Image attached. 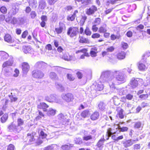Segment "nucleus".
Instances as JSON below:
<instances>
[{
  "label": "nucleus",
  "instance_id": "f257e3e1",
  "mask_svg": "<svg viewBox=\"0 0 150 150\" xmlns=\"http://www.w3.org/2000/svg\"><path fill=\"white\" fill-rule=\"evenodd\" d=\"M127 69H124L122 70H106L103 71L101 74L100 81L101 83L107 82L108 83L110 88L112 90L115 88L114 75H115V79L120 82L125 81L126 75L125 73Z\"/></svg>",
  "mask_w": 150,
  "mask_h": 150
},
{
  "label": "nucleus",
  "instance_id": "f03ea898",
  "mask_svg": "<svg viewBox=\"0 0 150 150\" xmlns=\"http://www.w3.org/2000/svg\"><path fill=\"white\" fill-rule=\"evenodd\" d=\"M78 28L76 27H69L68 29L67 35L71 38L76 37L79 33Z\"/></svg>",
  "mask_w": 150,
  "mask_h": 150
},
{
  "label": "nucleus",
  "instance_id": "7ed1b4c3",
  "mask_svg": "<svg viewBox=\"0 0 150 150\" xmlns=\"http://www.w3.org/2000/svg\"><path fill=\"white\" fill-rule=\"evenodd\" d=\"M32 74V76L34 78L39 79H42L45 75L42 71L38 69L33 70Z\"/></svg>",
  "mask_w": 150,
  "mask_h": 150
},
{
  "label": "nucleus",
  "instance_id": "20e7f679",
  "mask_svg": "<svg viewBox=\"0 0 150 150\" xmlns=\"http://www.w3.org/2000/svg\"><path fill=\"white\" fill-rule=\"evenodd\" d=\"M8 129L10 132H13L15 133H18L21 131V127L16 125L13 123L10 124L8 127Z\"/></svg>",
  "mask_w": 150,
  "mask_h": 150
},
{
  "label": "nucleus",
  "instance_id": "39448f33",
  "mask_svg": "<svg viewBox=\"0 0 150 150\" xmlns=\"http://www.w3.org/2000/svg\"><path fill=\"white\" fill-rule=\"evenodd\" d=\"M62 58L65 61H70L72 60L75 61L76 59L74 55H70L67 52H65L62 55Z\"/></svg>",
  "mask_w": 150,
  "mask_h": 150
},
{
  "label": "nucleus",
  "instance_id": "423d86ee",
  "mask_svg": "<svg viewBox=\"0 0 150 150\" xmlns=\"http://www.w3.org/2000/svg\"><path fill=\"white\" fill-rule=\"evenodd\" d=\"M62 96V99L67 102H71L74 99L73 95L70 93L63 94Z\"/></svg>",
  "mask_w": 150,
  "mask_h": 150
},
{
  "label": "nucleus",
  "instance_id": "0eeeda50",
  "mask_svg": "<svg viewBox=\"0 0 150 150\" xmlns=\"http://www.w3.org/2000/svg\"><path fill=\"white\" fill-rule=\"evenodd\" d=\"M66 29L65 25L62 22H60L59 26L55 28L54 32L59 34L61 33L63 31Z\"/></svg>",
  "mask_w": 150,
  "mask_h": 150
},
{
  "label": "nucleus",
  "instance_id": "6e6552de",
  "mask_svg": "<svg viewBox=\"0 0 150 150\" xmlns=\"http://www.w3.org/2000/svg\"><path fill=\"white\" fill-rule=\"evenodd\" d=\"M35 134L36 133L35 132H33L32 133H28L27 134V140L29 144H32V142H33L35 141Z\"/></svg>",
  "mask_w": 150,
  "mask_h": 150
},
{
  "label": "nucleus",
  "instance_id": "1a4fd4ad",
  "mask_svg": "<svg viewBox=\"0 0 150 150\" xmlns=\"http://www.w3.org/2000/svg\"><path fill=\"white\" fill-rule=\"evenodd\" d=\"M97 10V8L95 6L93 5L89 8L86 9V13L88 16L93 15Z\"/></svg>",
  "mask_w": 150,
  "mask_h": 150
},
{
  "label": "nucleus",
  "instance_id": "9d476101",
  "mask_svg": "<svg viewBox=\"0 0 150 150\" xmlns=\"http://www.w3.org/2000/svg\"><path fill=\"white\" fill-rule=\"evenodd\" d=\"M135 140H134L129 139L122 142L123 145L125 148H127L132 146L134 143Z\"/></svg>",
  "mask_w": 150,
  "mask_h": 150
},
{
  "label": "nucleus",
  "instance_id": "9b49d317",
  "mask_svg": "<svg viewBox=\"0 0 150 150\" xmlns=\"http://www.w3.org/2000/svg\"><path fill=\"white\" fill-rule=\"evenodd\" d=\"M9 58L8 61L3 63L2 65L3 67L4 68L12 65L13 63V58L11 56H9Z\"/></svg>",
  "mask_w": 150,
  "mask_h": 150
},
{
  "label": "nucleus",
  "instance_id": "f8f14e48",
  "mask_svg": "<svg viewBox=\"0 0 150 150\" xmlns=\"http://www.w3.org/2000/svg\"><path fill=\"white\" fill-rule=\"evenodd\" d=\"M22 66L23 73L26 74L30 69V66L26 62H24L22 64Z\"/></svg>",
  "mask_w": 150,
  "mask_h": 150
},
{
  "label": "nucleus",
  "instance_id": "ddd939ff",
  "mask_svg": "<svg viewBox=\"0 0 150 150\" xmlns=\"http://www.w3.org/2000/svg\"><path fill=\"white\" fill-rule=\"evenodd\" d=\"M105 139H101L98 142L96 145V150H102L103 146V145Z\"/></svg>",
  "mask_w": 150,
  "mask_h": 150
},
{
  "label": "nucleus",
  "instance_id": "4468645a",
  "mask_svg": "<svg viewBox=\"0 0 150 150\" xmlns=\"http://www.w3.org/2000/svg\"><path fill=\"white\" fill-rule=\"evenodd\" d=\"M9 57L8 54L6 52L3 51H0V60L4 61L6 60Z\"/></svg>",
  "mask_w": 150,
  "mask_h": 150
},
{
  "label": "nucleus",
  "instance_id": "2eb2a0df",
  "mask_svg": "<svg viewBox=\"0 0 150 150\" xmlns=\"http://www.w3.org/2000/svg\"><path fill=\"white\" fill-rule=\"evenodd\" d=\"M130 84V87L132 88H134L137 87L138 84V81L137 79L133 78L131 80Z\"/></svg>",
  "mask_w": 150,
  "mask_h": 150
},
{
  "label": "nucleus",
  "instance_id": "dca6fc26",
  "mask_svg": "<svg viewBox=\"0 0 150 150\" xmlns=\"http://www.w3.org/2000/svg\"><path fill=\"white\" fill-rule=\"evenodd\" d=\"M48 107L49 106L45 103H41L38 105V108L42 109L44 112L46 111L47 110L46 108Z\"/></svg>",
  "mask_w": 150,
  "mask_h": 150
},
{
  "label": "nucleus",
  "instance_id": "f3484780",
  "mask_svg": "<svg viewBox=\"0 0 150 150\" xmlns=\"http://www.w3.org/2000/svg\"><path fill=\"white\" fill-rule=\"evenodd\" d=\"M46 66V64L43 62L40 61L37 62L35 65L36 68L40 69Z\"/></svg>",
  "mask_w": 150,
  "mask_h": 150
},
{
  "label": "nucleus",
  "instance_id": "a211bd4d",
  "mask_svg": "<svg viewBox=\"0 0 150 150\" xmlns=\"http://www.w3.org/2000/svg\"><path fill=\"white\" fill-rule=\"evenodd\" d=\"M57 117L59 121V122L62 124H63L66 121V118L62 113L59 114L57 116Z\"/></svg>",
  "mask_w": 150,
  "mask_h": 150
},
{
  "label": "nucleus",
  "instance_id": "6ab92c4d",
  "mask_svg": "<svg viewBox=\"0 0 150 150\" xmlns=\"http://www.w3.org/2000/svg\"><path fill=\"white\" fill-rule=\"evenodd\" d=\"M45 99L50 102H58L55 100V96L53 95H51L49 96H47L45 98Z\"/></svg>",
  "mask_w": 150,
  "mask_h": 150
},
{
  "label": "nucleus",
  "instance_id": "aec40b11",
  "mask_svg": "<svg viewBox=\"0 0 150 150\" xmlns=\"http://www.w3.org/2000/svg\"><path fill=\"white\" fill-rule=\"evenodd\" d=\"M139 69L141 71H146L147 69V67L144 64L139 62L138 64Z\"/></svg>",
  "mask_w": 150,
  "mask_h": 150
},
{
  "label": "nucleus",
  "instance_id": "412c9836",
  "mask_svg": "<svg viewBox=\"0 0 150 150\" xmlns=\"http://www.w3.org/2000/svg\"><path fill=\"white\" fill-rule=\"evenodd\" d=\"M78 13V11L76 10L74 11L73 14L72 15H69L67 16V19L68 21H73L76 17V14Z\"/></svg>",
  "mask_w": 150,
  "mask_h": 150
},
{
  "label": "nucleus",
  "instance_id": "4be33fe9",
  "mask_svg": "<svg viewBox=\"0 0 150 150\" xmlns=\"http://www.w3.org/2000/svg\"><path fill=\"white\" fill-rule=\"evenodd\" d=\"M99 112L96 111L93 113L91 116V119L92 120H95L98 119L99 117Z\"/></svg>",
  "mask_w": 150,
  "mask_h": 150
},
{
  "label": "nucleus",
  "instance_id": "5701e85b",
  "mask_svg": "<svg viewBox=\"0 0 150 150\" xmlns=\"http://www.w3.org/2000/svg\"><path fill=\"white\" fill-rule=\"evenodd\" d=\"M47 115L49 116H53L56 113V110L53 109L52 108H50L47 111Z\"/></svg>",
  "mask_w": 150,
  "mask_h": 150
},
{
  "label": "nucleus",
  "instance_id": "b1692460",
  "mask_svg": "<svg viewBox=\"0 0 150 150\" xmlns=\"http://www.w3.org/2000/svg\"><path fill=\"white\" fill-rule=\"evenodd\" d=\"M19 8L18 6H13L11 10V14L13 15H15L18 12Z\"/></svg>",
  "mask_w": 150,
  "mask_h": 150
},
{
  "label": "nucleus",
  "instance_id": "393cba45",
  "mask_svg": "<svg viewBox=\"0 0 150 150\" xmlns=\"http://www.w3.org/2000/svg\"><path fill=\"white\" fill-rule=\"evenodd\" d=\"M107 31V29L106 24H103L100 26L98 29V32L100 33H104L106 32Z\"/></svg>",
  "mask_w": 150,
  "mask_h": 150
},
{
  "label": "nucleus",
  "instance_id": "a878e982",
  "mask_svg": "<svg viewBox=\"0 0 150 150\" xmlns=\"http://www.w3.org/2000/svg\"><path fill=\"white\" fill-rule=\"evenodd\" d=\"M31 50L32 48L30 46H25L23 47V50L25 53H30Z\"/></svg>",
  "mask_w": 150,
  "mask_h": 150
},
{
  "label": "nucleus",
  "instance_id": "bb28decb",
  "mask_svg": "<svg viewBox=\"0 0 150 150\" xmlns=\"http://www.w3.org/2000/svg\"><path fill=\"white\" fill-rule=\"evenodd\" d=\"M38 8L40 9H44L46 5V3L45 1L43 0H40L39 2Z\"/></svg>",
  "mask_w": 150,
  "mask_h": 150
},
{
  "label": "nucleus",
  "instance_id": "cd10ccee",
  "mask_svg": "<svg viewBox=\"0 0 150 150\" xmlns=\"http://www.w3.org/2000/svg\"><path fill=\"white\" fill-rule=\"evenodd\" d=\"M125 54L124 52H119L117 54V58L119 59H123L125 57Z\"/></svg>",
  "mask_w": 150,
  "mask_h": 150
},
{
  "label": "nucleus",
  "instance_id": "c85d7f7f",
  "mask_svg": "<svg viewBox=\"0 0 150 150\" xmlns=\"http://www.w3.org/2000/svg\"><path fill=\"white\" fill-rule=\"evenodd\" d=\"M29 5L32 7L36 8L37 6V3L35 0H29Z\"/></svg>",
  "mask_w": 150,
  "mask_h": 150
},
{
  "label": "nucleus",
  "instance_id": "c756f323",
  "mask_svg": "<svg viewBox=\"0 0 150 150\" xmlns=\"http://www.w3.org/2000/svg\"><path fill=\"white\" fill-rule=\"evenodd\" d=\"M4 39L5 41L11 43L12 42V40L10 35L8 34L5 35L4 37Z\"/></svg>",
  "mask_w": 150,
  "mask_h": 150
},
{
  "label": "nucleus",
  "instance_id": "7c9ffc66",
  "mask_svg": "<svg viewBox=\"0 0 150 150\" xmlns=\"http://www.w3.org/2000/svg\"><path fill=\"white\" fill-rule=\"evenodd\" d=\"M79 42L82 43H87L89 42V41L88 39L86 38L83 36L79 37Z\"/></svg>",
  "mask_w": 150,
  "mask_h": 150
},
{
  "label": "nucleus",
  "instance_id": "2f4dec72",
  "mask_svg": "<svg viewBox=\"0 0 150 150\" xmlns=\"http://www.w3.org/2000/svg\"><path fill=\"white\" fill-rule=\"evenodd\" d=\"M105 104L103 102L100 101L98 104L99 109L101 110H103L105 109Z\"/></svg>",
  "mask_w": 150,
  "mask_h": 150
},
{
  "label": "nucleus",
  "instance_id": "473e14b6",
  "mask_svg": "<svg viewBox=\"0 0 150 150\" xmlns=\"http://www.w3.org/2000/svg\"><path fill=\"white\" fill-rule=\"evenodd\" d=\"M8 114L7 113L4 114L1 117V121L2 123H4L8 120Z\"/></svg>",
  "mask_w": 150,
  "mask_h": 150
},
{
  "label": "nucleus",
  "instance_id": "72a5a7b5",
  "mask_svg": "<svg viewBox=\"0 0 150 150\" xmlns=\"http://www.w3.org/2000/svg\"><path fill=\"white\" fill-rule=\"evenodd\" d=\"M97 49L96 48H92L90 52L91 56L92 57H95L97 55Z\"/></svg>",
  "mask_w": 150,
  "mask_h": 150
},
{
  "label": "nucleus",
  "instance_id": "f704fd0d",
  "mask_svg": "<svg viewBox=\"0 0 150 150\" xmlns=\"http://www.w3.org/2000/svg\"><path fill=\"white\" fill-rule=\"evenodd\" d=\"M55 86L57 88H58L60 91H64V87L60 83H55Z\"/></svg>",
  "mask_w": 150,
  "mask_h": 150
},
{
  "label": "nucleus",
  "instance_id": "c9c22d12",
  "mask_svg": "<svg viewBox=\"0 0 150 150\" xmlns=\"http://www.w3.org/2000/svg\"><path fill=\"white\" fill-rule=\"evenodd\" d=\"M52 68L54 70L57 71L59 73H61L64 69L63 68L59 66H54Z\"/></svg>",
  "mask_w": 150,
  "mask_h": 150
},
{
  "label": "nucleus",
  "instance_id": "e433bc0d",
  "mask_svg": "<svg viewBox=\"0 0 150 150\" xmlns=\"http://www.w3.org/2000/svg\"><path fill=\"white\" fill-rule=\"evenodd\" d=\"M87 50L86 49H84L82 50H79L77 51L76 52V53H78L80 52H82L84 53V54L85 56L88 57L89 56V54L87 52Z\"/></svg>",
  "mask_w": 150,
  "mask_h": 150
},
{
  "label": "nucleus",
  "instance_id": "4c0bfd02",
  "mask_svg": "<svg viewBox=\"0 0 150 150\" xmlns=\"http://www.w3.org/2000/svg\"><path fill=\"white\" fill-rule=\"evenodd\" d=\"M101 21V20L100 18H96L93 21V22L92 23L93 24L98 25L100 24Z\"/></svg>",
  "mask_w": 150,
  "mask_h": 150
},
{
  "label": "nucleus",
  "instance_id": "58836bf2",
  "mask_svg": "<svg viewBox=\"0 0 150 150\" xmlns=\"http://www.w3.org/2000/svg\"><path fill=\"white\" fill-rule=\"evenodd\" d=\"M115 132H113L112 131V129L111 128H109L107 129L106 132V135H108V136L110 137L112 134H116Z\"/></svg>",
  "mask_w": 150,
  "mask_h": 150
},
{
  "label": "nucleus",
  "instance_id": "ea45409f",
  "mask_svg": "<svg viewBox=\"0 0 150 150\" xmlns=\"http://www.w3.org/2000/svg\"><path fill=\"white\" fill-rule=\"evenodd\" d=\"M50 77L52 79L56 80L58 77L56 74L54 72H51L50 74Z\"/></svg>",
  "mask_w": 150,
  "mask_h": 150
},
{
  "label": "nucleus",
  "instance_id": "a19ab883",
  "mask_svg": "<svg viewBox=\"0 0 150 150\" xmlns=\"http://www.w3.org/2000/svg\"><path fill=\"white\" fill-rule=\"evenodd\" d=\"M89 111L88 110H86L83 111L81 113V116L85 118L88 116V115Z\"/></svg>",
  "mask_w": 150,
  "mask_h": 150
},
{
  "label": "nucleus",
  "instance_id": "79ce46f5",
  "mask_svg": "<svg viewBox=\"0 0 150 150\" xmlns=\"http://www.w3.org/2000/svg\"><path fill=\"white\" fill-rule=\"evenodd\" d=\"M95 87L96 89L98 91H100L102 90L103 88V85L101 83L97 84L96 86Z\"/></svg>",
  "mask_w": 150,
  "mask_h": 150
},
{
  "label": "nucleus",
  "instance_id": "37998d69",
  "mask_svg": "<svg viewBox=\"0 0 150 150\" xmlns=\"http://www.w3.org/2000/svg\"><path fill=\"white\" fill-rule=\"evenodd\" d=\"M126 89L124 88L120 89L118 91V93L120 95H123L126 93Z\"/></svg>",
  "mask_w": 150,
  "mask_h": 150
},
{
  "label": "nucleus",
  "instance_id": "c03bdc74",
  "mask_svg": "<svg viewBox=\"0 0 150 150\" xmlns=\"http://www.w3.org/2000/svg\"><path fill=\"white\" fill-rule=\"evenodd\" d=\"M123 110L121 109L119 110L117 115V116H118L121 119H122L124 118V115L123 114Z\"/></svg>",
  "mask_w": 150,
  "mask_h": 150
},
{
  "label": "nucleus",
  "instance_id": "a18cd8bd",
  "mask_svg": "<svg viewBox=\"0 0 150 150\" xmlns=\"http://www.w3.org/2000/svg\"><path fill=\"white\" fill-rule=\"evenodd\" d=\"M92 3L91 0H83L82 4L84 6L88 5Z\"/></svg>",
  "mask_w": 150,
  "mask_h": 150
},
{
  "label": "nucleus",
  "instance_id": "49530a36",
  "mask_svg": "<svg viewBox=\"0 0 150 150\" xmlns=\"http://www.w3.org/2000/svg\"><path fill=\"white\" fill-rule=\"evenodd\" d=\"M74 141L76 144H80L83 143L82 139L80 138H76L75 139Z\"/></svg>",
  "mask_w": 150,
  "mask_h": 150
},
{
  "label": "nucleus",
  "instance_id": "de8ad7c7",
  "mask_svg": "<svg viewBox=\"0 0 150 150\" xmlns=\"http://www.w3.org/2000/svg\"><path fill=\"white\" fill-rule=\"evenodd\" d=\"M118 129L120 130L119 132H120V131L124 132L127 131L128 129V128L127 127H121L119 126L118 127Z\"/></svg>",
  "mask_w": 150,
  "mask_h": 150
},
{
  "label": "nucleus",
  "instance_id": "09e8293b",
  "mask_svg": "<svg viewBox=\"0 0 150 150\" xmlns=\"http://www.w3.org/2000/svg\"><path fill=\"white\" fill-rule=\"evenodd\" d=\"M17 125L21 127L23 125L24 123V121L21 118H18L17 119Z\"/></svg>",
  "mask_w": 150,
  "mask_h": 150
},
{
  "label": "nucleus",
  "instance_id": "8fccbe9b",
  "mask_svg": "<svg viewBox=\"0 0 150 150\" xmlns=\"http://www.w3.org/2000/svg\"><path fill=\"white\" fill-rule=\"evenodd\" d=\"M85 33L87 35H90L91 34V32L89 28L86 27L84 31Z\"/></svg>",
  "mask_w": 150,
  "mask_h": 150
},
{
  "label": "nucleus",
  "instance_id": "3c124183",
  "mask_svg": "<svg viewBox=\"0 0 150 150\" xmlns=\"http://www.w3.org/2000/svg\"><path fill=\"white\" fill-rule=\"evenodd\" d=\"M92 137L91 135L88 136L85 135L83 137V139L84 140L87 141L92 139Z\"/></svg>",
  "mask_w": 150,
  "mask_h": 150
},
{
  "label": "nucleus",
  "instance_id": "603ef678",
  "mask_svg": "<svg viewBox=\"0 0 150 150\" xmlns=\"http://www.w3.org/2000/svg\"><path fill=\"white\" fill-rule=\"evenodd\" d=\"M67 77V79L70 81H73L75 79L74 77L71 74H68Z\"/></svg>",
  "mask_w": 150,
  "mask_h": 150
},
{
  "label": "nucleus",
  "instance_id": "864d4df0",
  "mask_svg": "<svg viewBox=\"0 0 150 150\" xmlns=\"http://www.w3.org/2000/svg\"><path fill=\"white\" fill-rule=\"evenodd\" d=\"M142 125L141 122H138L135 123L134 127L135 128L138 129L140 128Z\"/></svg>",
  "mask_w": 150,
  "mask_h": 150
},
{
  "label": "nucleus",
  "instance_id": "5fc2aeb1",
  "mask_svg": "<svg viewBox=\"0 0 150 150\" xmlns=\"http://www.w3.org/2000/svg\"><path fill=\"white\" fill-rule=\"evenodd\" d=\"M18 22L17 18L15 17L13 18L10 21V23L15 25Z\"/></svg>",
  "mask_w": 150,
  "mask_h": 150
},
{
  "label": "nucleus",
  "instance_id": "6e6d98bb",
  "mask_svg": "<svg viewBox=\"0 0 150 150\" xmlns=\"http://www.w3.org/2000/svg\"><path fill=\"white\" fill-rule=\"evenodd\" d=\"M18 20L20 22V24L22 25L23 24L26 22V19L24 17L19 18Z\"/></svg>",
  "mask_w": 150,
  "mask_h": 150
},
{
  "label": "nucleus",
  "instance_id": "4d7b16f0",
  "mask_svg": "<svg viewBox=\"0 0 150 150\" xmlns=\"http://www.w3.org/2000/svg\"><path fill=\"white\" fill-rule=\"evenodd\" d=\"M116 1V0H109L107 2L106 5L108 6L110 4H114L115 3Z\"/></svg>",
  "mask_w": 150,
  "mask_h": 150
},
{
  "label": "nucleus",
  "instance_id": "13d9d810",
  "mask_svg": "<svg viewBox=\"0 0 150 150\" xmlns=\"http://www.w3.org/2000/svg\"><path fill=\"white\" fill-rule=\"evenodd\" d=\"M0 11L2 13H5L7 12V9L5 6H2L0 8Z\"/></svg>",
  "mask_w": 150,
  "mask_h": 150
},
{
  "label": "nucleus",
  "instance_id": "bf43d9fd",
  "mask_svg": "<svg viewBox=\"0 0 150 150\" xmlns=\"http://www.w3.org/2000/svg\"><path fill=\"white\" fill-rule=\"evenodd\" d=\"M70 144H69V145H65L62 146L61 148L62 149L64 150L69 149H70Z\"/></svg>",
  "mask_w": 150,
  "mask_h": 150
},
{
  "label": "nucleus",
  "instance_id": "052dcab7",
  "mask_svg": "<svg viewBox=\"0 0 150 150\" xmlns=\"http://www.w3.org/2000/svg\"><path fill=\"white\" fill-rule=\"evenodd\" d=\"M53 145H51L48 146H47L44 148V150H53L54 147Z\"/></svg>",
  "mask_w": 150,
  "mask_h": 150
},
{
  "label": "nucleus",
  "instance_id": "680f3d73",
  "mask_svg": "<svg viewBox=\"0 0 150 150\" xmlns=\"http://www.w3.org/2000/svg\"><path fill=\"white\" fill-rule=\"evenodd\" d=\"M100 34L98 33H95L93 34L91 36V37L93 38H100Z\"/></svg>",
  "mask_w": 150,
  "mask_h": 150
},
{
  "label": "nucleus",
  "instance_id": "e2e57ef3",
  "mask_svg": "<svg viewBox=\"0 0 150 150\" xmlns=\"http://www.w3.org/2000/svg\"><path fill=\"white\" fill-rule=\"evenodd\" d=\"M15 74L13 75V76L14 77H17L18 76L19 74V70L17 69H16L14 71Z\"/></svg>",
  "mask_w": 150,
  "mask_h": 150
},
{
  "label": "nucleus",
  "instance_id": "0e129e2a",
  "mask_svg": "<svg viewBox=\"0 0 150 150\" xmlns=\"http://www.w3.org/2000/svg\"><path fill=\"white\" fill-rule=\"evenodd\" d=\"M28 34V32L27 30L24 31L22 34V38H25Z\"/></svg>",
  "mask_w": 150,
  "mask_h": 150
},
{
  "label": "nucleus",
  "instance_id": "69168bd1",
  "mask_svg": "<svg viewBox=\"0 0 150 150\" xmlns=\"http://www.w3.org/2000/svg\"><path fill=\"white\" fill-rule=\"evenodd\" d=\"M31 17L32 18H34L36 16V14L35 11H32L30 14Z\"/></svg>",
  "mask_w": 150,
  "mask_h": 150
},
{
  "label": "nucleus",
  "instance_id": "338daca9",
  "mask_svg": "<svg viewBox=\"0 0 150 150\" xmlns=\"http://www.w3.org/2000/svg\"><path fill=\"white\" fill-rule=\"evenodd\" d=\"M14 146L12 144H9L7 150H14Z\"/></svg>",
  "mask_w": 150,
  "mask_h": 150
},
{
  "label": "nucleus",
  "instance_id": "774afa93",
  "mask_svg": "<svg viewBox=\"0 0 150 150\" xmlns=\"http://www.w3.org/2000/svg\"><path fill=\"white\" fill-rule=\"evenodd\" d=\"M141 146L140 144H136L134 145V150H137L140 148Z\"/></svg>",
  "mask_w": 150,
  "mask_h": 150
}]
</instances>
